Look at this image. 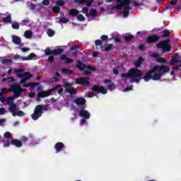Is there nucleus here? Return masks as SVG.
Segmentation results:
<instances>
[{"label": "nucleus", "mask_w": 181, "mask_h": 181, "mask_svg": "<svg viewBox=\"0 0 181 181\" xmlns=\"http://www.w3.org/2000/svg\"><path fill=\"white\" fill-rule=\"evenodd\" d=\"M153 69L155 73H158L161 76H165V74H168L170 71V68L166 65L154 66Z\"/></svg>", "instance_id": "7"}, {"label": "nucleus", "mask_w": 181, "mask_h": 181, "mask_svg": "<svg viewBox=\"0 0 181 181\" xmlns=\"http://www.w3.org/2000/svg\"><path fill=\"white\" fill-rule=\"evenodd\" d=\"M12 42L13 43H14V45H17V46H19V45L22 43V39L18 35H13Z\"/></svg>", "instance_id": "21"}, {"label": "nucleus", "mask_w": 181, "mask_h": 181, "mask_svg": "<svg viewBox=\"0 0 181 181\" xmlns=\"http://www.w3.org/2000/svg\"><path fill=\"white\" fill-rule=\"evenodd\" d=\"M7 101H8V105H11L13 103V97H9L7 98Z\"/></svg>", "instance_id": "50"}, {"label": "nucleus", "mask_w": 181, "mask_h": 181, "mask_svg": "<svg viewBox=\"0 0 181 181\" xmlns=\"http://www.w3.org/2000/svg\"><path fill=\"white\" fill-rule=\"evenodd\" d=\"M76 67L79 70L83 71L84 74H86V76H90V74H91V71H94V70H95V67H93L90 65L87 66L86 64H83L80 61H77Z\"/></svg>", "instance_id": "5"}, {"label": "nucleus", "mask_w": 181, "mask_h": 181, "mask_svg": "<svg viewBox=\"0 0 181 181\" xmlns=\"http://www.w3.org/2000/svg\"><path fill=\"white\" fill-rule=\"evenodd\" d=\"M11 26L13 28V29H19V28H21V25H19V23L18 22H14L11 24Z\"/></svg>", "instance_id": "41"}, {"label": "nucleus", "mask_w": 181, "mask_h": 181, "mask_svg": "<svg viewBox=\"0 0 181 181\" xmlns=\"http://www.w3.org/2000/svg\"><path fill=\"white\" fill-rule=\"evenodd\" d=\"M162 37H169L170 36V31L169 30H164L162 31Z\"/></svg>", "instance_id": "34"}, {"label": "nucleus", "mask_w": 181, "mask_h": 181, "mask_svg": "<svg viewBox=\"0 0 181 181\" xmlns=\"http://www.w3.org/2000/svg\"><path fill=\"white\" fill-rule=\"evenodd\" d=\"M157 62L158 63H166V59H165L163 57H158Z\"/></svg>", "instance_id": "47"}, {"label": "nucleus", "mask_w": 181, "mask_h": 181, "mask_svg": "<svg viewBox=\"0 0 181 181\" xmlns=\"http://www.w3.org/2000/svg\"><path fill=\"white\" fill-rule=\"evenodd\" d=\"M53 91H57L58 94L60 95H63V88H62V85H57V86L51 88L49 90H42L38 93L37 97L38 98H45V97H49V95H52V93Z\"/></svg>", "instance_id": "2"}, {"label": "nucleus", "mask_w": 181, "mask_h": 181, "mask_svg": "<svg viewBox=\"0 0 181 181\" xmlns=\"http://www.w3.org/2000/svg\"><path fill=\"white\" fill-rule=\"evenodd\" d=\"M60 60H64L65 63L66 64H71V63H74V61L69 57L66 54H62L60 56Z\"/></svg>", "instance_id": "20"}, {"label": "nucleus", "mask_w": 181, "mask_h": 181, "mask_svg": "<svg viewBox=\"0 0 181 181\" xmlns=\"http://www.w3.org/2000/svg\"><path fill=\"white\" fill-rule=\"evenodd\" d=\"M154 73L156 72L153 68H152L147 73H145L143 77V78L144 79V81H149V80H152V74H153Z\"/></svg>", "instance_id": "14"}, {"label": "nucleus", "mask_w": 181, "mask_h": 181, "mask_svg": "<svg viewBox=\"0 0 181 181\" xmlns=\"http://www.w3.org/2000/svg\"><path fill=\"white\" fill-rule=\"evenodd\" d=\"M100 39L103 40V42H107L108 40V36L107 35H102L100 37Z\"/></svg>", "instance_id": "56"}, {"label": "nucleus", "mask_w": 181, "mask_h": 181, "mask_svg": "<svg viewBox=\"0 0 181 181\" xmlns=\"http://www.w3.org/2000/svg\"><path fill=\"white\" fill-rule=\"evenodd\" d=\"M62 71L64 74H69V75L73 74V71L72 70L68 69H66V68H62Z\"/></svg>", "instance_id": "36"}, {"label": "nucleus", "mask_w": 181, "mask_h": 181, "mask_svg": "<svg viewBox=\"0 0 181 181\" xmlns=\"http://www.w3.org/2000/svg\"><path fill=\"white\" fill-rule=\"evenodd\" d=\"M11 141H6V142H4V148H9V146H11Z\"/></svg>", "instance_id": "52"}, {"label": "nucleus", "mask_w": 181, "mask_h": 181, "mask_svg": "<svg viewBox=\"0 0 181 181\" xmlns=\"http://www.w3.org/2000/svg\"><path fill=\"white\" fill-rule=\"evenodd\" d=\"M97 13H98L97 10H95V8H91L90 11V13L88 14V16H89V15L90 16H97Z\"/></svg>", "instance_id": "39"}, {"label": "nucleus", "mask_w": 181, "mask_h": 181, "mask_svg": "<svg viewBox=\"0 0 181 181\" xmlns=\"http://www.w3.org/2000/svg\"><path fill=\"white\" fill-rule=\"evenodd\" d=\"M16 115L17 117H25V112H22V110H18L16 112Z\"/></svg>", "instance_id": "45"}, {"label": "nucleus", "mask_w": 181, "mask_h": 181, "mask_svg": "<svg viewBox=\"0 0 181 181\" xmlns=\"http://www.w3.org/2000/svg\"><path fill=\"white\" fill-rule=\"evenodd\" d=\"M86 119H86V118L81 119V124L82 125H84V124H87V120H86Z\"/></svg>", "instance_id": "64"}, {"label": "nucleus", "mask_w": 181, "mask_h": 181, "mask_svg": "<svg viewBox=\"0 0 181 181\" xmlns=\"http://www.w3.org/2000/svg\"><path fill=\"white\" fill-rule=\"evenodd\" d=\"M142 63H144V58L139 57L136 61L135 68L129 69L127 73L122 74V78H134L133 80L130 81V83H139L141 80H142V76H144L142 71L139 69L142 65Z\"/></svg>", "instance_id": "1"}, {"label": "nucleus", "mask_w": 181, "mask_h": 181, "mask_svg": "<svg viewBox=\"0 0 181 181\" xmlns=\"http://www.w3.org/2000/svg\"><path fill=\"white\" fill-rule=\"evenodd\" d=\"M74 103L76 104V105H84V104L86 103V100L84 98H77L74 100Z\"/></svg>", "instance_id": "18"}, {"label": "nucleus", "mask_w": 181, "mask_h": 181, "mask_svg": "<svg viewBox=\"0 0 181 181\" xmlns=\"http://www.w3.org/2000/svg\"><path fill=\"white\" fill-rule=\"evenodd\" d=\"M21 141H23V142H28V141H33V136L32 134H29L28 137L23 136L21 137Z\"/></svg>", "instance_id": "29"}, {"label": "nucleus", "mask_w": 181, "mask_h": 181, "mask_svg": "<svg viewBox=\"0 0 181 181\" xmlns=\"http://www.w3.org/2000/svg\"><path fill=\"white\" fill-rule=\"evenodd\" d=\"M112 47H114V45L110 44L105 47L104 50L105 52H110V50H111L112 49Z\"/></svg>", "instance_id": "42"}, {"label": "nucleus", "mask_w": 181, "mask_h": 181, "mask_svg": "<svg viewBox=\"0 0 181 181\" xmlns=\"http://www.w3.org/2000/svg\"><path fill=\"white\" fill-rule=\"evenodd\" d=\"M71 52H77L78 50V45H75L70 49Z\"/></svg>", "instance_id": "54"}, {"label": "nucleus", "mask_w": 181, "mask_h": 181, "mask_svg": "<svg viewBox=\"0 0 181 181\" xmlns=\"http://www.w3.org/2000/svg\"><path fill=\"white\" fill-rule=\"evenodd\" d=\"M33 76L30 74V72H25V76L21 78V81H20V84H24V83H26L29 78H32Z\"/></svg>", "instance_id": "19"}, {"label": "nucleus", "mask_w": 181, "mask_h": 181, "mask_svg": "<svg viewBox=\"0 0 181 181\" xmlns=\"http://www.w3.org/2000/svg\"><path fill=\"white\" fill-rule=\"evenodd\" d=\"M77 19L79 22H84L86 21V17L83 16L82 14L77 15Z\"/></svg>", "instance_id": "40"}, {"label": "nucleus", "mask_w": 181, "mask_h": 181, "mask_svg": "<svg viewBox=\"0 0 181 181\" xmlns=\"http://www.w3.org/2000/svg\"><path fill=\"white\" fill-rule=\"evenodd\" d=\"M42 4L44 5V6H49V5H50V0H43Z\"/></svg>", "instance_id": "46"}, {"label": "nucleus", "mask_w": 181, "mask_h": 181, "mask_svg": "<svg viewBox=\"0 0 181 181\" xmlns=\"http://www.w3.org/2000/svg\"><path fill=\"white\" fill-rule=\"evenodd\" d=\"M69 16H77L78 15V10L76 8H71L69 12Z\"/></svg>", "instance_id": "27"}, {"label": "nucleus", "mask_w": 181, "mask_h": 181, "mask_svg": "<svg viewBox=\"0 0 181 181\" xmlns=\"http://www.w3.org/2000/svg\"><path fill=\"white\" fill-rule=\"evenodd\" d=\"M17 76L21 78L25 77L26 72L23 73V69H16Z\"/></svg>", "instance_id": "28"}, {"label": "nucleus", "mask_w": 181, "mask_h": 181, "mask_svg": "<svg viewBox=\"0 0 181 181\" xmlns=\"http://www.w3.org/2000/svg\"><path fill=\"white\" fill-rule=\"evenodd\" d=\"M139 50H141V52H144V50H145V45H144V44H141L139 46Z\"/></svg>", "instance_id": "60"}, {"label": "nucleus", "mask_w": 181, "mask_h": 181, "mask_svg": "<svg viewBox=\"0 0 181 181\" xmlns=\"http://www.w3.org/2000/svg\"><path fill=\"white\" fill-rule=\"evenodd\" d=\"M36 86H39V82L30 83V87L35 88Z\"/></svg>", "instance_id": "51"}, {"label": "nucleus", "mask_w": 181, "mask_h": 181, "mask_svg": "<svg viewBox=\"0 0 181 181\" xmlns=\"http://www.w3.org/2000/svg\"><path fill=\"white\" fill-rule=\"evenodd\" d=\"M12 21V18L11 17L10 15L7 16L6 17L3 18V22L4 23H9Z\"/></svg>", "instance_id": "38"}, {"label": "nucleus", "mask_w": 181, "mask_h": 181, "mask_svg": "<svg viewBox=\"0 0 181 181\" xmlns=\"http://www.w3.org/2000/svg\"><path fill=\"white\" fill-rule=\"evenodd\" d=\"M121 2H117L116 6L113 7L114 9H117V11H120V9H122L124 6H128L129 4H131V0H122Z\"/></svg>", "instance_id": "11"}, {"label": "nucleus", "mask_w": 181, "mask_h": 181, "mask_svg": "<svg viewBox=\"0 0 181 181\" xmlns=\"http://www.w3.org/2000/svg\"><path fill=\"white\" fill-rule=\"evenodd\" d=\"M170 40H161L156 45L158 49H161L162 53H169L172 49V45H170Z\"/></svg>", "instance_id": "3"}, {"label": "nucleus", "mask_w": 181, "mask_h": 181, "mask_svg": "<svg viewBox=\"0 0 181 181\" xmlns=\"http://www.w3.org/2000/svg\"><path fill=\"white\" fill-rule=\"evenodd\" d=\"M1 63L7 66H11V64H12V59H3Z\"/></svg>", "instance_id": "33"}, {"label": "nucleus", "mask_w": 181, "mask_h": 181, "mask_svg": "<svg viewBox=\"0 0 181 181\" xmlns=\"http://www.w3.org/2000/svg\"><path fill=\"white\" fill-rule=\"evenodd\" d=\"M79 117L85 118V119H90L91 114H90L89 112L86 110H81L79 111Z\"/></svg>", "instance_id": "17"}, {"label": "nucleus", "mask_w": 181, "mask_h": 181, "mask_svg": "<svg viewBox=\"0 0 181 181\" xmlns=\"http://www.w3.org/2000/svg\"><path fill=\"white\" fill-rule=\"evenodd\" d=\"M123 9H124V11L129 12V11H131V7L127 6H123Z\"/></svg>", "instance_id": "61"}, {"label": "nucleus", "mask_w": 181, "mask_h": 181, "mask_svg": "<svg viewBox=\"0 0 181 181\" xmlns=\"http://www.w3.org/2000/svg\"><path fill=\"white\" fill-rule=\"evenodd\" d=\"M33 57H36V54L31 53L28 57H21V59L23 62H25V61H28V60H32V59H33Z\"/></svg>", "instance_id": "25"}, {"label": "nucleus", "mask_w": 181, "mask_h": 181, "mask_svg": "<svg viewBox=\"0 0 181 181\" xmlns=\"http://www.w3.org/2000/svg\"><path fill=\"white\" fill-rule=\"evenodd\" d=\"M83 13H86V16H88V8L87 7H83L82 8Z\"/></svg>", "instance_id": "49"}, {"label": "nucleus", "mask_w": 181, "mask_h": 181, "mask_svg": "<svg viewBox=\"0 0 181 181\" xmlns=\"http://www.w3.org/2000/svg\"><path fill=\"white\" fill-rule=\"evenodd\" d=\"M151 56H152V57H154V59H157V60H158V59L159 58V54H158V53H156V52L152 54Z\"/></svg>", "instance_id": "63"}, {"label": "nucleus", "mask_w": 181, "mask_h": 181, "mask_svg": "<svg viewBox=\"0 0 181 181\" xmlns=\"http://www.w3.org/2000/svg\"><path fill=\"white\" fill-rule=\"evenodd\" d=\"M5 112H6V110H5V108L4 107L0 108V115H4Z\"/></svg>", "instance_id": "59"}, {"label": "nucleus", "mask_w": 181, "mask_h": 181, "mask_svg": "<svg viewBox=\"0 0 181 181\" xmlns=\"http://www.w3.org/2000/svg\"><path fill=\"white\" fill-rule=\"evenodd\" d=\"M95 46H101V47H103V41H101V40H97L95 42Z\"/></svg>", "instance_id": "48"}, {"label": "nucleus", "mask_w": 181, "mask_h": 181, "mask_svg": "<svg viewBox=\"0 0 181 181\" xmlns=\"http://www.w3.org/2000/svg\"><path fill=\"white\" fill-rule=\"evenodd\" d=\"M76 84H81V86H88L90 84V78H78L76 79Z\"/></svg>", "instance_id": "13"}, {"label": "nucleus", "mask_w": 181, "mask_h": 181, "mask_svg": "<svg viewBox=\"0 0 181 181\" xmlns=\"http://www.w3.org/2000/svg\"><path fill=\"white\" fill-rule=\"evenodd\" d=\"M124 40H125V42H131L132 40H134V35H125L124 37Z\"/></svg>", "instance_id": "35"}, {"label": "nucleus", "mask_w": 181, "mask_h": 181, "mask_svg": "<svg viewBox=\"0 0 181 181\" xmlns=\"http://www.w3.org/2000/svg\"><path fill=\"white\" fill-rule=\"evenodd\" d=\"M160 39V36L153 35H149L146 38V43H148V45H151L152 43H156V42H158Z\"/></svg>", "instance_id": "10"}, {"label": "nucleus", "mask_w": 181, "mask_h": 181, "mask_svg": "<svg viewBox=\"0 0 181 181\" xmlns=\"http://www.w3.org/2000/svg\"><path fill=\"white\" fill-rule=\"evenodd\" d=\"M4 138H11L12 136V134L9 132H6L4 134Z\"/></svg>", "instance_id": "53"}, {"label": "nucleus", "mask_w": 181, "mask_h": 181, "mask_svg": "<svg viewBox=\"0 0 181 181\" xmlns=\"http://www.w3.org/2000/svg\"><path fill=\"white\" fill-rule=\"evenodd\" d=\"M122 15L124 16V18H128V16L129 15V11H123L122 12Z\"/></svg>", "instance_id": "58"}, {"label": "nucleus", "mask_w": 181, "mask_h": 181, "mask_svg": "<svg viewBox=\"0 0 181 181\" xmlns=\"http://www.w3.org/2000/svg\"><path fill=\"white\" fill-rule=\"evenodd\" d=\"M48 36H49V37H52L53 36H54V30H52V29H49L47 32Z\"/></svg>", "instance_id": "43"}, {"label": "nucleus", "mask_w": 181, "mask_h": 181, "mask_svg": "<svg viewBox=\"0 0 181 181\" xmlns=\"http://www.w3.org/2000/svg\"><path fill=\"white\" fill-rule=\"evenodd\" d=\"M162 78V76L158 72L157 74L152 75L151 80L154 81H158V80H160Z\"/></svg>", "instance_id": "30"}, {"label": "nucleus", "mask_w": 181, "mask_h": 181, "mask_svg": "<svg viewBox=\"0 0 181 181\" xmlns=\"http://www.w3.org/2000/svg\"><path fill=\"white\" fill-rule=\"evenodd\" d=\"M1 93L2 94H5V93H9V90L7 88H1Z\"/></svg>", "instance_id": "57"}, {"label": "nucleus", "mask_w": 181, "mask_h": 181, "mask_svg": "<svg viewBox=\"0 0 181 181\" xmlns=\"http://www.w3.org/2000/svg\"><path fill=\"white\" fill-rule=\"evenodd\" d=\"M62 53H63L62 49H55L52 50L47 48L45 50V55L49 56L48 62H50L51 63H53V62H54V57L52 56V54H53L54 56H57V54H62Z\"/></svg>", "instance_id": "4"}, {"label": "nucleus", "mask_w": 181, "mask_h": 181, "mask_svg": "<svg viewBox=\"0 0 181 181\" xmlns=\"http://www.w3.org/2000/svg\"><path fill=\"white\" fill-rule=\"evenodd\" d=\"M75 2L79 4V5H86L90 7L93 5L94 0H75Z\"/></svg>", "instance_id": "15"}, {"label": "nucleus", "mask_w": 181, "mask_h": 181, "mask_svg": "<svg viewBox=\"0 0 181 181\" xmlns=\"http://www.w3.org/2000/svg\"><path fill=\"white\" fill-rule=\"evenodd\" d=\"M7 81L14 82V81H16V80L13 76H9L7 78Z\"/></svg>", "instance_id": "62"}, {"label": "nucleus", "mask_w": 181, "mask_h": 181, "mask_svg": "<svg viewBox=\"0 0 181 181\" xmlns=\"http://www.w3.org/2000/svg\"><path fill=\"white\" fill-rule=\"evenodd\" d=\"M24 36L26 39H30L33 36V33L30 30H26L24 33Z\"/></svg>", "instance_id": "31"}, {"label": "nucleus", "mask_w": 181, "mask_h": 181, "mask_svg": "<svg viewBox=\"0 0 181 181\" xmlns=\"http://www.w3.org/2000/svg\"><path fill=\"white\" fill-rule=\"evenodd\" d=\"M75 90L76 89L74 87L66 88L65 89L66 92L69 93V94H71V95H76V92Z\"/></svg>", "instance_id": "26"}, {"label": "nucleus", "mask_w": 181, "mask_h": 181, "mask_svg": "<svg viewBox=\"0 0 181 181\" xmlns=\"http://www.w3.org/2000/svg\"><path fill=\"white\" fill-rule=\"evenodd\" d=\"M92 90L93 91V93H98V94H107V93L108 92V90L104 88V86H99L97 85H93L92 86Z\"/></svg>", "instance_id": "9"}, {"label": "nucleus", "mask_w": 181, "mask_h": 181, "mask_svg": "<svg viewBox=\"0 0 181 181\" xmlns=\"http://www.w3.org/2000/svg\"><path fill=\"white\" fill-rule=\"evenodd\" d=\"M11 144L16 146V148L22 147V141L18 139H13L11 141Z\"/></svg>", "instance_id": "23"}, {"label": "nucleus", "mask_w": 181, "mask_h": 181, "mask_svg": "<svg viewBox=\"0 0 181 181\" xmlns=\"http://www.w3.org/2000/svg\"><path fill=\"white\" fill-rule=\"evenodd\" d=\"M170 66H175V64H177L175 70L181 71V61L177 59V58L174 57L171 59V62L168 63Z\"/></svg>", "instance_id": "12"}, {"label": "nucleus", "mask_w": 181, "mask_h": 181, "mask_svg": "<svg viewBox=\"0 0 181 181\" xmlns=\"http://www.w3.org/2000/svg\"><path fill=\"white\" fill-rule=\"evenodd\" d=\"M26 5L30 11H35V9H36V8H37L36 4H33V2H30V1H27Z\"/></svg>", "instance_id": "24"}, {"label": "nucleus", "mask_w": 181, "mask_h": 181, "mask_svg": "<svg viewBox=\"0 0 181 181\" xmlns=\"http://www.w3.org/2000/svg\"><path fill=\"white\" fill-rule=\"evenodd\" d=\"M10 88L11 91L13 93L14 97L16 98H18V97H21V95H22V93L25 91V88H22L21 85L18 83L11 85Z\"/></svg>", "instance_id": "6"}, {"label": "nucleus", "mask_w": 181, "mask_h": 181, "mask_svg": "<svg viewBox=\"0 0 181 181\" xmlns=\"http://www.w3.org/2000/svg\"><path fill=\"white\" fill-rule=\"evenodd\" d=\"M29 22H30V20L28 17H26L25 19L22 21V23H24V25L29 23Z\"/></svg>", "instance_id": "55"}, {"label": "nucleus", "mask_w": 181, "mask_h": 181, "mask_svg": "<svg viewBox=\"0 0 181 181\" xmlns=\"http://www.w3.org/2000/svg\"><path fill=\"white\" fill-rule=\"evenodd\" d=\"M42 114H43V112H42V105H38L35 107L34 113L31 115L32 119L33 121H36L39 119L40 117H42Z\"/></svg>", "instance_id": "8"}, {"label": "nucleus", "mask_w": 181, "mask_h": 181, "mask_svg": "<svg viewBox=\"0 0 181 181\" xmlns=\"http://www.w3.org/2000/svg\"><path fill=\"white\" fill-rule=\"evenodd\" d=\"M52 13H60V7L59 6H54L52 8Z\"/></svg>", "instance_id": "32"}, {"label": "nucleus", "mask_w": 181, "mask_h": 181, "mask_svg": "<svg viewBox=\"0 0 181 181\" xmlns=\"http://www.w3.org/2000/svg\"><path fill=\"white\" fill-rule=\"evenodd\" d=\"M66 148V146L62 142H57L54 145V149L57 152V153H59V152H62V150Z\"/></svg>", "instance_id": "16"}, {"label": "nucleus", "mask_w": 181, "mask_h": 181, "mask_svg": "<svg viewBox=\"0 0 181 181\" xmlns=\"http://www.w3.org/2000/svg\"><path fill=\"white\" fill-rule=\"evenodd\" d=\"M56 5L57 6H64V5H66V2L63 0H57L56 1Z\"/></svg>", "instance_id": "37"}, {"label": "nucleus", "mask_w": 181, "mask_h": 181, "mask_svg": "<svg viewBox=\"0 0 181 181\" xmlns=\"http://www.w3.org/2000/svg\"><path fill=\"white\" fill-rule=\"evenodd\" d=\"M69 19L66 18H59L60 23H67V22H69Z\"/></svg>", "instance_id": "44"}, {"label": "nucleus", "mask_w": 181, "mask_h": 181, "mask_svg": "<svg viewBox=\"0 0 181 181\" xmlns=\"http://www.w3.org/2000/svg\"><path fill=\"white\" fill-rule=\"evenodd\" d=\"M9 105V110L10 112L12 113V115H13V117H16V110H17V106L15 103H13L11 105Z\"/></svg>", "instance_id": "22"}]
</instances>
